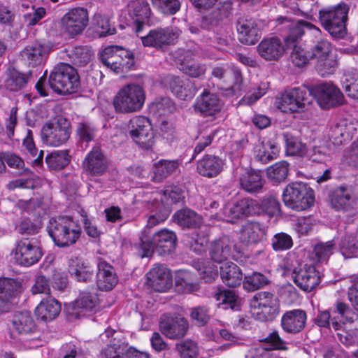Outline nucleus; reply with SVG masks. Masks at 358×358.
<instances>
[{
	"label": "nucleus",
	"mask_w": 358,
	"mask_h": 358,
	"mask_svg": "<svg viewBox=\"0 0 358 358\" xmlns=\"http://www.w3.org/2000/svg\"><path fill=\"white\" fill-rule=\"evenodd\" d=\"M278 24L284 25L288 29L287 35L285 37L284 41L287 48H293L291 52V60L298 67L304 66L311 59L309 50H306L302 46L298 45L297 43L304 35L306 31L310 34L318 38L321 36L322 31L315 25L304 20L294 22L287 17H280L277 19Z\"/></svg>",
	"instance_id": "1"
},
{
	"label": "nucleus",
	"mask_w": 358,
	"mask_h": 358,
	"mask_svg": "<svg viewBox=\"0 0 358 358\" xmlns=\"http://www.w3.org/2000/svg\"><path fill=\"white\" fill-rule=\"evenodd\" d=\"M145 90L142 84L131 83L122 86L115 95L113 105L120 113L140 111L145 103Z\"/></svg>",
	"instance_id": "2"
},
{
	"label": "nucleus",
	"mask_w": 358,
	"mask_h": 358,
	"mask_svg": "<svg viewBox=\"0 0 358 358\" xmlns=\"http://www.w3.org/2000/svg\"><path fill=\"white\" fill-rule=\"evenodd\" d=\"M47 230L55 245L59 247L74 244L81 234L80 227L72 218L66 216L51 218Z\"/></svg>",
	"instance_id": "3"
},
{
	"label": "nucleus",
	"mask_w": 358,
	"mask_h": 358,
	"mask_svg": "<svg viewBox=\"0 0 358 358\" xmlns=\"http://www.w3.org/2000/svg\"><path fill=\"white\" fill-rule=\"evenodd\" d=\"M144 231L140 238V255L141 257H150L154 250L160 255H169L173 252L176 247V234L171 230L164 229L156 232L152 240L145 234Z\"/></svg>",
	"instance_id": "4"
},
{
	"label": "nucleus",
	"mask_w": 358,
	"mask_h": 358,
	"mask_svg": "<svg viewBox=\"0 0 358 358\" xmlns=\"http://www.w3.org/2000/svg\"><path fill=\"white\" fill-rule=\"evenodd\" d=\"M348 10L349 8L345 3L321 9L318 14L321 25L332 36L344 38L347 34Z\"/></svg>",
	"instance_id": "5"
},
{
	"label": "nucleus",
	"mask_w": 358,
	"mask_h": 358,
	"mask_svg": "<svg viewBox=\"0 0 358 358\" xmlns=\"http://www.w3.org/2000/svg\"><path fill=\"white\" fill-rule=\"evenodd\" d=\"M49 85L58 94H72L80 87V78L75 68L68 64L61 63L50 73Z\"/></svg>",
	"instance_id": "6"
},
{
	"label": "nucleus",
	"mask_w": 358,
	"mask_h": 358,
	"mask_svg": "<svg viewBox=\"0 0 358 358\" xmlns=\"http://www.w3.org/2000/svg\"><path fill=\"white\" fill-rule=\"evenodd\" d=\"M282 197L287 207L297 211L310 208L315 201L313 189L301 182L288 184L283 190Z\"/></svg>",
	"instance_id": "7"
},
{
	"label": "nucleus",
	"mask_w": 358,
	"mask_h": 358,
	"mask_svg": "<svg viewBox=\"0 0 358 358\" xmlns=\"http://www.w3.org/2000/svg\"><path fill=\"white\" fill-rule=\"evenodd\" d=\"M251 307L254 317L261 322L271 321L280 313L279 300L269 292L256 293L251 301Z\"/></svg>",
	"instance_id": "8"
},
{
	"label": "nucleus",
	"mask_w": 358,
	"mask_h": 358,
	"mask_svg": "<svg viewBox=\"0 0 358 358\" xmlns=\"http://www.w3.org/2000/svg\"><path fill=\"white\" fill-rule=\"evenodd\" d=\"M100 60L104 66L117 74L127 72L134 66L132 53L117 45L104 48L100 55Z\"/></svg>",
	"instance_id": "9"
},
{
	"label": "nucleus",
	"mask_w": 358,
	"mask_h": 358,
	"mask_svg": "<svg viewBox=\"0 0 358 358\" xmlns=\"http://www.w3.org/2000/svg\"><path fill=\"white\" fill-rule=\"evenodd\" d=\"M129 134L134 142L141 148L149 150L155 144V136L152 124L145 116H135L129 124Z\"/></svg>",
	"instance_id": "10"
},
{
	"label": "nucleus",
	"mask_w": 358,
	"mask_h": 358,
	"mask_svg": "<svg viewBox=\"0 0 358 358\" xmlns=\"http://www.w3.org/2000/svg\"><path fill=\"white\" fill-rule=\"evenodd\" d=\"M276 104L283 113H292L306 110L310 101L306 90L294 87L282 93Z\"/></svg>",
	"instance_id": "11"
},
{
	"label": "nucleus",
	"mask_w": 358,
	"mask_h": 358,
	"mask_svg": "<svg viewBox=\"0 0 358 358\" xmlns=\"http://www.w3.org/2000/svg\"><path fill=\"white\" fill-rule=\"evenodd\" d=\"M41 140L50 146H59L67 142L70 137V124L63 118L53 122L45 123L41 131Z\"/></svg>",
	"instance_id": "12"
},
{
	"label": "nucleus",
	"mask_w": 358,
	"mask_h": 358,
	"mask_svg": "<svg viewBox=\"0 0 358 358\" xmlns=\"http://www.w3.org/2000/svg\"><path fill=\"white\" fill-rule=\"evenodd\" d=\"M11 255L19 265L28 267L39 262L43 252L35 242L24 239L17 242Z\"/></svg>",
	"instance_id": "13"
},
{
	"label": "nucleus",
	"mask_w": 358,
	"mask_h": 358,
	"mask_svg": "<svg viewBox=\"0 0 358 358\" xmlns=\"http://www.w3.org/2000/svg\"><path fill=\"white\" fill-rule=\"evenodd\" d=\"M180 34V31L176 27L157 28L142 36L141 41L145 46L162 48L175 43Z\"/></svg>",
	"instance_id": "14"
},
{
	"label": "nucleus",
	"mask_w": 358,
	"mask_h": 358,
	"mask_svg": "<svg viewBox=\"0 0 358 358\" xmlns=\"http://www.w3.org/2000/svg\"><path fill=\"white\" fill-rule=\"evenodd\" d=\"M317 103L324 109L336 107L343 103L344 96L340 89L332 83H322L313 90Z\"/></svg>",
	"instance_id": "15"
},
{
	"label": "nucleus",
	"mask_w": 358,
	"mask_h": 358,
	"mask_svg": "<svg viewBox=\"0 0 358 358\" xmlns=\"http://www.w3.org/2000/svg\"><path fill=\"white\" fill-rule=\"evenodd\" d=\"M62 29L71 36L81 34L88 24L86 9L75 8L69 10L62 18Z\"/></svg>",
	"instance_id": "16"
},
{
	"label": "nucleus",
	"mask_w": 358,
	"mask_h": 358,
	"mask_svg": "<svg viewBox=\"0 0 358 358\" xmlns=\"http://www.w3.org/2000/svg\"><path fill=\"white\" fill-rule=\"evenodd\" d=\"M212 76L224 83L231 85L224 90L223 94L227 96L238 95L241 91L243 77L237 69L216 66L212 71Z\"/></svg>",
	"instance_id": "17"
},
{
	"label": "nucleus",
	"mask_w": 358,
	"mask_h": 358,
	"mask_svg": "<svg viewBox=\"0 0 358 358\" xmlns=\"http://www.w3.org/2000/svg\"><path fill=\"white\" fill-rule=\"evenodd\" d=\"M189 329V323L186 319L180 316L164 315L161 318L159 329L168 338L178 340L185 337Z\"/></svg>",
	"instance_id": "18"
},
{
	"label": "nucleus",
	"mask_w": 358,
	"mask_h": 358,
	"mask_svg": "<svg viewBox=\"0 0 358 358\" xmlns=\"http://www.w3.org/2000/svg\"><path fill=\"white\" fill-rule=\"evenodd\" d=\"M10 336L17 338L19 336H24L33 334L36 331V326L31 314L29 311L15 313L8 324Z\"/></svg>",
	"instance_id": "19"
},
{
	"label": "nucleus",
	"mask_w": 358,
	"mask_h": 358,
	"mask_svg": "<svg viewBox=\"0 0 358 358\" xmlns=\"http://www.w3.org/2000/svg\"><path fill=\"white\" fill-rule=\"evenodd\" d=\"M194 111L203 116H214L222 108V103L216 94L204 90L196 99L193 105Z\"/></svg>",
	"instance_id": "20"
},
{
	"label": "nucleus",
	"mask_w": 358,
	"mask_h": 358,
	"mask_svg": "<svg viewBox=\"0 0 358 358\" xmlns=\"http://www.w3.org/2000/svg\"><path fill=\"white\" fill-rule=\"evenodd\" d=\"M331 206L337 210L348 211L358 208V198L352 191L345 187H338L330 194Z\"/></svg>",
	"instance_id": "21"
},
{
	"label": "nucleus",
	"mask_w": 358,
	"mask_h": 358,
	"mask_svg": "<svg viewBox=\"0 0 358 358\" xmlns=\"http://www.w3.org/2000/svg\"><path fill=\"white\" fill-rule=\"evenodd\" d=\"M292 278L294 283L306 292L312 291L320 280L315 268L306 264L299 269L294 268L292 272Z\"/></svg>",
	"instance_id": "22"
},
{
	"label": "nucleus",
	"mask_w": 358,
	"mask_h": 358,
	"mask_svg": "<svg viewBox=\"0 0 358 358\" xmlns=\"http://www.w3.org/2000/svg\"><path fill=\"white\" fill-rule=\"evenodd\" d=\"M148 284L155 290L162 292L172 285V275L165 265L156 264L147 273Z\"/></svg>",
	"instance_id": "23"
},
{
	"label": "nucleus",
	"mask_w": 358,
	"mask_h": 358,
	"mask_svg": "<svg viewBox=\"0 0 358 358\" xmlns=\"http://www.w3.org/2000/svg\"><path fill=\"white\" fill-rule=\"evenodd\" d=\"M255 201L250 199H243L236 202L227 203L222 209L224 219L229 222L248 216L252 213V208Z\"/></svg>",
	"instance_id": "24"
},
{
	"label": "nucleus",
	"mask_w": 358,
	"mask_h": 358,
	"mask_svg": "<svg viewBox=\"0 0 358 358\" xmlns=\"http://www.w3.org/2000/svg\"><path fill=\"white\" fill-rule=\"evenodd\" d=\"M259 55L266 61H276L280 58L285 47L281 40L278 37L264 38L257 46Z\"/></svg>",
	"instance_id": "25"
},
{
	"label": "nucleus",
	"mask_w": 358,
	"mask_h": 358,
	"mask_svg": "<svg viewBox=\"0 0 358 358\" xmlns=\"http://www.w3.org/2000/svg\"><path fill=\"white\" fill-rule=\"evenodd\" d=\"M97 268L96 285L99 289L109 291L113 289L118 281L114 268L102 259H99Z\"/></svg>",
	"instance_id": "26"
},
{
	"label": "nucleus",
	"mask_w": 358,
	"mask_h": 358,
	"mask_svg": "<svg viewBox=\"0 0 358 358\" xmlns=\"http://www.w3.org/2000/svg\"><path fill=\"white\" fill-rule=\"evenodd\" d=\"M306 320L307 315L304 310L294 309L284 313L281 319V327L285 332L295 334L305 328Z\"/></svg>",
	"instance_id": "27"
},
{
	"label": "nucleus",
	"mask_w": 358,
	"mask_h": 358,
	"mask_svg": "<svg viewBox=\"0 0 358 358\" xmlns=\"http://www.w3.org/2000/svg\"><path fill=\"white\" fill-rule=\"evenodd\" d=\"M86 173L90 176H101L108 168L106 158L99 148H94L87 155L83 163Z\"/></svg>",
	"instance_id": "28"
},
{
	"label": "nucleus",
	"mask_w": 358,
	"mask_h": 358,
	"mask_svg": "<svg viewBox=\"0 0 358 358\" xmlns=\"http://www.w3.org/2000/svg\"><path fill=\"white\" fill-rule=\"evenodd\" d=\"M106 336L112 337L107 346L103 350V355L106 358H120L125 355L127 344L124 341L122 334L112 329H108L105 331Z\"/></svg>",
	"instance_id": "29"
},
{
	"label": "nucleus",
	"mask_w": 358,
	"mask_h": 358,
	"mask_svg": "<svg viewBox=\"0 0 358 358\" xmlns=\"http://www.w3.org/2000/svg\"><path fill=\"white\" fill-rule=\"evenodd\" d=\"M266 229L258 222H248L241 229L240 240L245 244H255L266 238Z\"/></svg>",
	"instance_id": "30"
},
{
	"label": "nucleus",
	"mask_w": 358,
	"mask_h": 358,
	"mask_svg": "<svg viewBox=\"0 0 358 358\" xmlns=\"http://www.w3.org/2000/svg\"><path fill=\"white\" fill-rule=\"evenodd\" d=\"M237 31L239 41L248 45L256 43L262 35L257 23L252 20L239 21L237 25Z\"/></svg>",
	"instance_id": "31"
},
{
	"label": "nucleus",
	"mask_w": 358,
	"mask_h": 358,
	"mask_svg": "<svg viewBox=\"0 0 358 358\" xmlns=\"http://www.w3.org/2000/svg\"><path fill=\"white\" fill-rule=\"evenodd\" d=\"M165 84L179 99L185 100L191 99L195 93L192 84L189 80H183L178 76H169L164 80Z\"/></svg>",
	"instance_id": "32"
},
{
	"label": "nucleus",
	"mask_w": 358,
	"mask_h": 358,
	"mask_svg": "<svg viewBox=\"0 0 358 358\" xmlns=\"http://www.w3.org/2000/svg\"><path fill=\"white\" fill-rule=\"evenodd\" d=\"M49 52V47L40 42L27 45L21 52V57L29 65L35 66L41 64Z\"/></svg>",
	"instance_id": "33"
},
{
	"label": "nucleus",
	"mask_w": 358,
	"mask_h": 358,
	"mask_svg": "<svg viewBox=\"0 0 358 358\" xmlns=\"http://www.w3.org/2000/svg\"><path fill=\"white\" fill-rule=\"evenodd\" d=\"M223 161L215 155H206L197 164L198 173L204 177L213 178L222 171Z\"/></svg>",
	"instance_id": "34"
},
{
	"label": "nucleus",
	"mask_w": 358,
	"mask_h": 358,
	"mask_svg": "<svg viewBox=\"0 0 358 358\" xmlns=\"http://www.w3.org/2000/svg\"><path fill=\"white\" fill-rule=\"evenodd\" d=\"M61 311L59 302L54 298L43 299L35 309V313L38 320L44 322L55 319Z\"/></svg>",
	"instance_id": "35"
},
{
	"label": "nucleus",
	"mask_w": 358,
	"mask_h": 358,
	"mask_svg": "<svg viewBox=\"0 0 358 358\" xmlns=\"http://www.w3.org/2000/svg\"><path fill=\"white\" fill-rule=\"evenodd\" d=\"M129 13L136 24V31L140 32L144 23L148 22L151 10L148 2L144 0H136L129 4Z\"/></svg>",
	"instance_id": "36"
},
{
	"label": "nucleus",
	"mask_w": 358,
	"mask_h": 358,
	"mask_svg": "<svg viewBox=\"0 0 358 358\" xmlns=\"http://www.w3.org/2000/svg\"><path fill=\"white\" fill-rule=\"evenodd\" d=\"M98 304V298L96 294L91 293L88 291H83L80 293L79 296L73 303L71 306L72 312L71 315L76 317H79L80 311L87 312L93 310Z\"/></svg>",
	"instance_id": "37"
},
{
	"label": "nucleus",
	"mask_w": 358,
	"mask_h": 358,
	"mask_svg": "<svg viewBox=\"0 0 358 358\" xmlns=\"http://www.w3.org/2000/svg\"><path fill=\"white\" fill-rule=\"evenodd\" d=\"M233 248V243L227 237L214 241L210 250L212 260L222 263L232 256Z\"/></svg>",
	"instance_id": "38"
},
{
	"label": "nucleus",
	"mask_w": 358,
	"mask_h": 358,
	"mask_svg": "<svg viewBox=\"0 0 358 358\" xmlns=\"http://www.w3.org/2000/svg\"><path fill=\"white\" fill-rule=\"evenodd\" d=\"M173 221L183 228H196L203 222V218L189 208L177 210L173 215Z\"/></svg>",
	"instance_id": "39"
},
{
	"label": "nucleus",
	"mask_w": 358,
	"mask_h": 358,
	"mask_svg": "<svg viewBox=\"0 0 358 358\" xmlns=\"http://www.w3.org/2000/svg\"><path fill=\"white\" fill-rule=\"evenodd\" d=\"M220 277L227 286L235 287L241 285L243 273L236 264L227 262L220 266Z\"/></svg>",
	"instance_id": "40"
},
{
	"label": "nucleus",
	"mask_w": 358,
	"mask_h": 358,
	"mask_svg": "<svg viewBox=\"0 0 358 358\" xmlns=\"http://www.w3.org/2000/svg\"><path fill=\"white\" fill-rule=\"evenodd\" d=\"M69 271L71 275L79 282H88L93 277V271L91 267L78 258L70 259Z\"/></svg>",
	"instance_id": "41"
},
{
	"label": "nucleus",
	"mask_w": 358,
	"mask_h": 358,
	"mask_svg": "<svg viewBox=\"0 0 358 358\" xmlns=\"http://www.w3.org/2000/svg\"><path fill=\"white\" fill-rule=\"evenodd\" d=\"M178 160L162 159L157 162L154 166L153 176L152 180L159 182L171 174L176 172L179 169Z\"/></svg>",
	"instance_id": "42"
},
{
	"label": "nucleus",
	"mask_w": 358,
	"mask_h": 358,
	"mask_svg": "<svg viewBox=\"0 0 358 358\" xmlns=\"http://www.w3.org/2000/svg\"><path fill=\"white\" fill-rule=\"evenodd\" d=\"M255 158L263 164H266L275 159L279 153L278 147L271 142L261 141L254 148Z\"/></svg>",
	"instance_id": "43"
},
{
	"label": "nucleus",
	"mask_w": 358,
	"mask_h": 358,
	"mask_svg": "<svg viewBox=\"0 0 358 358\" xmlns=\"http://www.w3.org/2000/svg\"><path fill=\"white\" fill-rule=\"evenodd\" d=\"M29 79L28 74L22 73L15 69H9L3 82V85L10 91L16 92L24 87Z\"/></svg>",
	"instance_id": "44"
},
{
	"label": "nucleus",
	"mask_w": 358,
	"mask_h": 358,
	"mask_svg": "<svg viewBox=\"0 0 358 358\" xmlns=\"http://www.w3.org/2000/svg\"><path fill=\"white\" fill-rule=\"evenodd\" d=\"M175 280L178 290L184 294L191 293L198 289L196 277L188 271H177Z\"/></svg>",
	"instance_id": "45"
},
{
	"label": "nucleus",
	"mask_w": 358,
	"mask_h": 358,
	"mask_svg": "<svg viewBox=\"0 0 358 358\" xmlns=\"http://www.w3.org/2000/svg\"><path fill=\"white\" fill-rule=\"evenodd\" d=\"M239 182L241 187L250 193L259 192L264 185L262 178L257 171H248L243 173L239 178Z\"/></svg>",
	"instance_id": "46"
},
{
	"label": "nucleus",
	"mask_w": 358,
	"mask_h": 358,
	"mask_svg": "<svg viewBox=\"0 0 358 358\" xmlns=\"http://www.w3.org/2000/svg\"><path fill=\"white\" fill-rule=\"evenodd\" d=\"M355 130L353 124L345 120H341L331 129V138L336 144H342L351 138Z\"/></svg>",
	"instance_id": "47"
},
{
	"label": "nucleus",
	"mask_w": 358,
	"mask_h": 358,
	"mask_svg": "<svg viewBox=\"0 0 358 358\" xmlns=\"http://www.w3.org/2000/svg\"><path fill=\"white\" fill-rule=\"evenodd\" d=\"M68 56L73 64L84 66L91 61L93 53L88 46H77L69 50Z\"/></svg>",
	"instance_id": "48"
},
{
	"label": "nucleus",
	"mask_w": 358,
	"mask_h": 358,
	"mask_svg": "<svg viewBox=\"0 0 358 358\" xmlns=\"http://www.w3.org/2000/svg\"><path fill=\"white\" fill-rule=\"evenodd\" d=\"M215 299L217 301V306L224 309H236L238 306V296L231 290L217 289L213 294Z\"/></svg>",
	"instance_id": "49"
},
{
	"label": "nucleus",
	"mask_w": 358,
	"mask_h": 358,
	"mask_svg": "<svg viewBox=\"0 0 358 358\" xmlns=\"http://www.w3.org/2000/svg\"><path fill=\"white\" fill-rule=\"evenodd\" d=\"M48 166L52 170H60L66 166L69 162V155L67 150L55 151L45 158Z\"/></svg>",
	"instance_id": "50"
},
{
	"label": "nucleus",
	"mask_w": 358,
	"mask_h": 358,
	"mask_svg": "<svg viewBox=\"0 0 358 358\" xmlns=\"http://www.w3.org/2000/svg\"><path fill=\"white\" fill-rule=\"evenodd\" d=\"M185 198V192L178 187H169L163 192L160 200L164 203V208L170 209L173 203L183 201Z\"/></svg>",
	"instance_id": "51"
},
{
	"label": "nucleus",
	"mask_w": 358,
	"mask_h": 358,
	"mask_svg": "<svg viewBox=\"0 0 358 358\" xmlns=\"http://www.w3.org/2000/svg\"><path fill=\"white\" fill-rule=\"evenodd\" d=\"M289 164L282 161L269 166L266 170L268 178L274 183H280L284 181L288 175Z\"/></svg>",
	"instance_id": "52"
},
{
	"label": "nucleus",
	"mask_w": 358,
	"mask_h": 358,
	"mask_svg": "<svg viewBox=\"0 0 358 358\" xmlns=\"http://www.w3.org/2000/svg\"><path fill=\"white\" fill-rule=\"evenodd\" d=\"M331 44L327 40L320 38L317 41H314L312 44L309 52L311 59L318 61L325 57L329 56L331 52Z\"/></svg>",
	"instance_id": "53"
},
{
	"label": "nucleus",
	"mask_w": 358,
	"mask_h": 358,
	"mask_svg": "<svg viewBox=\"0 0 358 358\" xmlns=\"http://www.w3.org/2000/svg\"><path fill=\"white\" fill-rule=\"evenodd\" d=\"M334 250L335 243L334 241L319 243L314 247L313 259L317 262H327Z\"/></svg>",
	"instance_id": "54"
},
{
	"label": "nucleus",
	"mask_w": 358,
	"mask_h": 358,
	"mask_svg": "<svg viewBox=\"0 0 358 358\" xmlns=\"http://www.w3.org/2000/svg\"><path fill=\"white\" fill-rule=\"evenodd\" d=\"M176 349L181 358H194L199 354L197 343L190 339L176 343Z\"/></svg>",
	"instance_id": "55"
},
{
	"label": "nucleus",
	"mask_w": 358,
	"mask_h": 358,
	"mask_svg": "<svg viewBox=\"0 0 358 358\" xmlns=\"http://www.w3.org/2000/svg\"><path fill=\"white\" fill-rule=\"evenodd\" d=\"M286 152L291 156H306L307 148L299 139L286 135Z\"/></svg>",
	"instance_id": "56"
},
{
	"label": "nucleus",
	"mask_w": 358,
	"mask_h": 358,
	"mask_svg": "<svg viewBox=\"0 0 358 358\" xmlns=\"http://www.w3.org/2000/svg\"><path fill=\"white\" fill-rule=\"evenodd\" d=\"M340 250L345 258H352L358 251L357 240L353 235L344 236L340 243Z\"/></svg>",
	"instance_id": "57"
},
{
	"label": "nucleus",
	"mask_w": 358,
	"mask_h": 358,
	"mask_svg": "<svg viewBox=\"0 0 358 358\" xmlns=\"http://www.w3.org/2000/svg\"><path fill=\"white\" fill-rule=\"evenodd\" d=\"M93 28L96 34L99 37L112 35L115 32V29L110 27L108 19L101 15L94 16Z\"/></svg>",
	"instance_id": "58"
},
{
	"label": "nucleus",
	"mask_w": 358,
	"mask_h": 358,
	"mask_svg": "<svg viewBox=\"0 0 358 358\" xmlns=\"http://www.w3.org/2000/svg\"><path fill=\"white\" fill-rule=\"evenodd\" d=\"M338 66L337 61L329 56L316 62L315 69L322 77L333 74Z\"/></svg>",
	"instance_id": "59"
},
{
	"label": "nucleus",
	"mask_w": 358,
	"mask_h": 358,
	"mask_svg": "<svg viewBox=\"0 0 358 358\" xmlns=\"http://www.w3.org/2000/svg\"><path fill=\"white\" fill-rule=\"evenodd\" d=\"M194 266L206 282H211L217 277V269L209 262L199 261L194 263Z\"/></svg>",
	"instance_id": "60"
},
{
	"label": "nucleus",
	"mask_w": 358,
	"mask_h": 358,
	"mask_svg": "<svg viewBox=\"0 0 358 358\" xmlns=\"http://www.w3.org/2000/svg\"><path fill=\"white\" fill-rule=\"evenodd\" d=\"M18 287V282L12 278H0V300L8 301Z\"/></svg>",
	"instance_id": "61"
},
{
	"label": "nucleus",
	"mask_w": 358,
	"mask_h": 358,
	"mask_svg": "<svg viewBox=\"0 0 358 358\" xmlns=\"http://www.w3.org/2000/svg\"><path fill=\"white\" fill-rule=\"evenodd\" d=\"M268 284L267 278L260 273H254L251 275L245 276L243 281V287L253 292L259 289Z\"/></svg>",
	"instance_id": "62"
},
{
	"label": "nucleus",
	"mask_w": 358,
	"mask_h": 358,
	"mask_svg": "<svg viewBox=\"0 0 358 358\" xmlns=\"http://www.w3.org/2000/svg\"><path fill=\"white\" fill-rule=\"evenodd\" d=\"M180 69L183 73L192 78H201L204 76L206 71L205 65L188 62H182Z\"/></svg>",
	"instance_id": "63"
},
{
	"label": "nucleus",
	"mask_w": 358,
	"mask_h": 358,
	"mask_svg": "<svg viewBox=\"0 0 358 358\" xmlns=\"http://www.w3.org/2000/svg\"><path fill=\"white\" fill-rule=\"evenodd\" d=\"M291 236L285 233L276 234L272 239V247L275 251L288 250L292 246Z\"/></svg>",
	"instance_id": "64"
}]
</instances>
